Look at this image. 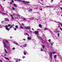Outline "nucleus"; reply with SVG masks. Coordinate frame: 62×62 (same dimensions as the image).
<instances>
[{
  "mask_svg": "<svg viewBox=\"0 0 62 62\" xmlns=\"http://www.w3.org/2000/svg\"><path fill=\"white\" fill-rule=\"evenodd\" d=\"M32 30H33V31H34V30L33 29H32Z\"/></svg>",
  "mask_w": 62,
  "mask_h": 62,
  "instance_id": "obj_59",
  "label": "nucleus"
},
{
  "mask_svg": "<svg viewBox=\"0 0 62 62\" xmlns=\"http://www.w3.org/2000/svg\"><path fill=\"white\" fill-rule=\"evenodd\" d=\"M5 59H6V60H9V59H8V58L6 57H5Z\"/></svg>",
  "mask_w": 62,
  "mask_h": 62,
  "instance_id": "obj_18",
  "label": "nucleus"
},
{
  "mask_svg": "<svg viewBox=\"0 0 62 62\" xmlns=\"http://www.w3.org/2000/svg\"><path fill=\"white\" fill-rule=\"evenodd\" d=\"M41 32H42H42H43V31H41Z\"/></svg>",
  "mask_w": 62,
  "mask_h": 62,
  "instance_id": "obj_58",
  "label": "nucleus"
},
{
  "mask_svg": "<svg viewBox=\"0 0 62 62\" xmlns=\"http://www.w3.org/2000/svg\"><path fill=\"white\" fill-rule=\"evenodd\" d=\"M42 42H43V43H44H44H46L45 42V41H43Z\"/></svg>",
  "mask_w": 62,
  "mask_h": 62,
  "instance_id": "obj_33",
  "label": "nucleus"
},
{
  "mask_svg": "<svg viewBox=\"0 0 62 62\" xmlns=\"http://www.w3.org/2000/svg\"><path fill=\"white\" fill-rule=\"evenodd\" d=\"M48 30V29H47V28H45V29H44V31H45V30Z\"/></svg>",
  "mask_w": 62,
  "mask_h": 62,
  "instance_id": "obj_23",
  "label": "nucleus"
},
{
  "mask_svg": "<svg viewBox=\"0 0 62 62\" xmlns=\"http://www.w3.org/2000/svg\"><path fill=\"white\" fill-rule=\"evenodd\" d=\"M5 20L6 21H9V20L8 18H6L5 19Z\"/></svg>",
  "mask_w": 62,
  "mask_h": 62,
  "instance_id": "obj_14",
  "label": "nucleus"
},
{
  "mask_svg": "<svg viewBox=\"0 0 62 62\" xmlns=\"http://www.w3.org/2000/svg\"><path fill=\"white\" fill-rule=\"evenodd\" d=\"M23 20H24V21H25L26 20V19L25 18H24Z\"/></svg>",
  "mask_w": 62,
  "mask_h": 62,
  "instance_id": "obj_39",
  "label": "nucleus"
},
{
  "mask_svg": "<svg viewBox=\"0 0 62 62\" xmlns=\"http://www.w3.org/2000/svg\"><path fill=\"white\" fill-rule=\"evenodd\" d=\"M13 15H14V16L15 17V18H16L18 19V17H19V16L17 15L16 14H14Z\"/></svg>",
  "mask_w": 62,
  "mask_h": 62,
  "instance_id": "obj_5",
  "label": "nucleus"
},
{
  "mask_svg": "<svg viewBox=\"0 0 62 62\" xmlns=\"http://www.w3.org/2000/svg\"><path fill=\"white\" fill-rule=\"evenodd\" d=\"M42 46L43 47V49L45 47V46H44V45H42Z\"/></svg>",
  "mask_w": 62,
  "mask_h": 62,
  "instance_id": "obj_25",
  "label": "nucleus"
},
{
  "mask_svg": "<svg viewBox=\"0 0 62 62\" xmlns=\"http://www.w3.org/2000/svg\"><path fill=\"white\" fill-rule=\"evenodd\" d=\"M18 61V60H16V62H17Z\"/></svg>",
  "mask_w": 62,
  "mask_h": 62,
  "instance_id": "obj_56",
  "label": "nucleus"
},
{
  "mask_svg": "<svg viewBox=\"0 0 62 62\" xmlns=\"http://www.w3.org/2000/svg\"><path fill=\"white\" fill-rule=\"evenodd\" d=\"M15 27L16 28H18V26L16 25L15 26Z\"/></svg>",
  "mask_w": 62,
  "mask_h": 62,
  "instance_id": "obj_21",
  "label": "nucleus"
},
{
  "mask_svg": "<svg viewBox=\"0 0 62 62\" xmlns=\"http://www.w3.org/2000/svg\"><path fill=\"white\" fill-rule=\"evenodd\" d=\"M15 47H13L12 49V50H15Z\"/></svg>",
  "mask_w": 62,
  "mask_h": 62,
  "instance_id": "obj_35",
  "label": "nucleus"
},
{
  "mask_svg": "<svg viewBox=\"0 0 62 62\" xmlns=\"http://www.w3.org/2000/svg\"><path fill=\"white\" fill-rule=\"evenodd\" d=\"M61 8V9L62 10V8Z\"/></svg>",
  "mask_w": 62,
  "mask_h": 62,
  "instance_id": "obj_60",
  "label": "nucleus"
},
{
  "mask_svg": "<svg viewBox=\"0 0 62 62\" xmlns=\"http://www.w3.org/2000/svg\"><path fill=\"white\" fill-rule=\"evenodd\" d=\"M60 30H61V31H62V28H60Z\"/></svg>",
  "mask_w": 62,
  "mask_h": 62,
  "instance_id": "obj_48",
  "label": "nucleus"
},
{
  "mask_svg": "<svg viewBox=\"0 0 62 62\" xmlns=\"http://www.w3.org/2000/svg\"><path fill=\"white\" fill-rule=\"evenodd\" d=\"M37 30V31H41V30H40V29H38Z\"/></svg>",
  "mask_w": 62,
  "mask_h": 62,
  "instance_id": "obj_34",
  "label": "nucleus"
},
{
  "mask_svg": "<svg viewBox=\"0 0 62 62\" xmlns=\"http://www.w3.org/2000/svg\"><path fill=\"white\" fill-rule=\"evenodd\" d=\"M25 58V56H23V58Z\"/></svg>",
  "mask_w": 62,
  "mask_h": 62,
  "instance_id": "obj_37",
  "label": "nucleus"
},
{
  "mask_svg": "<svg viewBox=\"0 0 62 62\" xmlns=\"http://www.w3.org/2000/svg\"><path fill=\"white\" fill-rule=\"evenodd\" d=\"M12 3H14V1H13V0H12Z\"/></svg>",
  "mask_w": 62,
  "mask_h": 62,
  "instance_id": "obj_53",
  "label": "nucleus"
},
{
  "mask_svg": "<svg viewBox=\"0 0 62 62\" xmlns=\"http://www.w3.org/2000/svg\"><path fill=\"white\" fill-rule=\"evenodd\" d=\"M35 34H36V35H39V32H38V31H35Z\"/></svg>",
  "mask_w": 62,
  "mask_h": 62,
  "instance_id": "obj_7",
  "label": "nucleus"
},
{
  "mask_svg": "<svg viewBox=\"0 0 62 62\" xmlns=\"http://www.w3.org/2000/svg\"><path fill=\"white\" fill-rule=\"evenodd\" d=\"M48 41H49V42H50L51 41V39H49L48 40Z\"/></svg>",
  "mask_w": 62,
  "mask_h": 62,
  "instance_id": "obj_43",
  "label": "nucleus"
},
{
  "mask_svg": "<svg viewBox=\"0 0 62 62\" xmlns=\"http://www.w3.org/2000/svg\"><path fill=\"white\" fill-rule=\"evenodd\" d=\"M15 0V1H17V0Z\"/></svg>",
  "mask_w": 62,
  "mask_h": 62,
  "instance_id": "obj_62",
  "label": "nucleus"
},
{
  "mask_svg": "<svg viewBox=\"0 0 62 62\" xmlns=\"http://www.w3.org/2000/svg\"><path fill=\"white\" fill-rule=\"evenodd\" d=\"M11 26V25L10 24H9L8 25V26H5V27L6 28V29L7 30H8V31H9L10 30V29L9 28H8V27H10Z\"/></svg>",
  "mask_w": 62,
  "mask_h": 62,
  "instance_id": "obj_2",
  "label": "nucleus"
},
{
  "mask_svg": "<svg viewBox=\"0 0 62 62\" xmlns=\"http://www.w3.org/2000/svg\"><path fill=\"white\" fill-rule=\"evenodd\" d=\"M24 29H30V26H24Z\"/></svg>",
  "mask_w": 62,
  "mask_h": 62,
  "instance_id": "obj_4",
  "label": "nucleus"
},
{
  "mask_svg": "<svg viewBox=\"0 0 62 62\" xmlns=\"http://www.w3.org/2000/svg\"><path fill=\"white\" fill-rule=\"evenodd\" d=\"M50 44H51V45L53 46V44H54V43L53 42H50Z\"/></svg>",
  "mask_w": 62,
  "mask_h": 62,
  "instance_id": "obj_13",
  "label": "nucleus"
},
{
  "mask_svg": "<svg viewBox=\"0 0 62 62\" xmlns=\"http://www.w3.org/2000/svg\"><path fill=\"white\" fill-rule=\"evenodd\" d=\"M3 41L4 47V48H5V47L6 48L7 47V44H6V42L5 41H6L7 43H9V42H8V41L7 40H3Z\"/></svg>",
  "mask_w": 62,
  "mask_h": 62,
  "instance_id": "obj_1",
  "label": "nucleus"
},
{
  "mask_svg": "<svg viewBox=\"0 0 62 62\" xmlns=\"http://www.w3.org/2000/svg\"><path fill=\"white\" fill-rule=\"evenodd\" d=\"M58 37H59V34H58Z\"/></svg>",
  "mask_w": 62,
  "mask_h": 62,
  "instance_id": "obj_50",
  "label": "nucleus"
},
{
  "mask_svg": "<svg viewBox=\"0 0 62 62\" xmlns=\"http://www.w3.org/2000/svg\"><path fill=\"white\" fill-rule=\"evenodd\" d=\"M37 37L39 39H41V37H40V36L39 35H38L37 36Z\"/></svg>",
  "mask_w": 62,
  "mask_h": 62,
  "instance_id": "obj_10",
  "label": "nucleus"
},
{
  "mask_svg": "<svg viewBox=\"0 0 62 62\" xmlns=\"http://www.w3.org/2000/svg\"><path fill=\"white\" fill-rule=\"evenodd\" d=\"M10 4H12V2H10Z\"/></svg>",
  "mask_w": 62,
  "mask_h": 62,
  "instance_id": "obj_57",
  "label": "nucleus"
},
{
  "mask_svg": "<svg viewBox=\"0 0 62 62\" xmlns=\"http://www.w3.org/2000/svg\"><path fill=\"white\" fill-rule=\"evenodd\" d=\"M13 26H14V24H13L11 26L9 29H10V28H12Z\"/></svg>",
  "mask_w": 62,
  "mask_h": 62,
  "instance_id": "obj_15",
  "label": "nucleus"
},
{
  "mask_svg": "<svg viewBox=\"0 0 62 62\" xmlns=\"http://www.w3.org/2000/svg\"><path fill=\"white\" fill-rule=\"evenodd\" d=\"M12 9L13 10H14V9H15V8L13 7H12Z\"/></svg>",
  "mask_w": 62,
  "mask_h": 62,
  "instance_id": "obj_32",
  "label": "nucleus"
},
{
  "mask_svg": "<svg viewBox=\"0 0 62 62\" xmlns=\"http://www.w3.org/2000/svg\"><path fill=\"white\" fill-rule=\"evenodd\" d=\"M11 17H12V18L13 19V20L14 19V17H13V16H12V15H11Z\"/></svg>",
  "mask_w": 62,
  "mask_h": 62,
  "instance_id": "obj_29",
  "label": "nucleus"
},
{
  "mask_svg": "<svg viewBox=\"0 0 62 62\" xmlns=\"http://www.w3.org/2000/svg\"><path fill=\"white\" fill-rule=\"evenodd\" d=\"M14 29L16 31L17 30V29H16V28H15Z\"/></svg>",
  "mask_w": 62,
  "mask_h": 62,
  "instance_id": "obj_44",
  "label": "nucleus"
},
{
  "mask_svg": "<svg viewBox=\"0 0 62 62\" xmlns=\"http://www.w3.org/2000/svg\"><path fill=\"white\" fill-rule=\"evenodd\" d=\"M10 38H11V37H10Z\"/></svg>",
  "mask_w": 62,
  "mask_h": 62,
  "instance_id": "obj_63",
  "label": "nucleus"
},
{
  "mask_svg": "<svg viewBox=\"0 0 62 62\" xmlns=\"http://www.w3.org/2000/svg\"><path fill=\"white\" fill-rule=\"evenodd\" d=\"M6 48H7V49H8V50H9L10 49V47L8 46H7V47H6Z\"/></svg>",
  "mask_w": 62,
  "mask_h": 62,
  "instance_id": "obj_11",
  "label": "nucleus"
},
{
  "mask_svg": "<svg viewBox=\"0 0 62 62\" xmlns=\"http://www.w3.org/2000/svg\"><path fill=\"white\" fill-rule=\"evenodd\" d=\"M28 39H29V40H30V39H31V38L29 37H28L27 38Z\"/></svg>",
  "mask_w": 62,
  "mask_h": 62,
  "instance_id": "obj_17",
  "label": "nucleus"
},
{
  "mask_svg": "<svg viewBox=\"0 0 62 62\" xmlns=\"http://www.w3.org/2000/svg\"><path fill=\"white\" fill-rule=\"evenodd\" d=\"M14 44H16V45H19L17 43L15 42H14Z\"/></svg>",
  "mask_w": 62,
  "mask_h": 62,
  "instance_id": "obj_9",
  "label": "nucleus"
},
{
  "mask_svg": "<svg viewBox=\"0 0 62 62\" xmlns=\"http://www.w3.org/2000/svg\"><path fill=\"white\" fill-rule=\"evenodd\" d=\"M25 34L26 35H27L28 36H29V35L27 33H25Z\"/></svg>",
  "mask_w": 62,
  "mask_h": 62,
  "instance_id": "obj_36",
  "label": "nucleus"
},
{
  "mask_svg": "<svg viewBox=\"0 0 62 62\" xmlns=\"http://www.w3.org/2000/svg\"><path fill=\"white\" fill-rule=\"evenodd\" d=\"M27 46V44H24V47H26V46Z\"/></svg>",
  "mask_w": 62,
  "mask_h": 62,
  "instance_id": "obj_16",
  "label": "nucleus"
},
{
  "mask_svg": "<svg viewBox=\"0 0 62 62\" xmlns=\"http://www.w3.org/2000/svg\"><path fill=\"white\" fill-rule=\"evenodd\" d=\"M32 10H32V9H29V10L28 11L29 12H31V11H32Z\"/></svg>",
  "mask_w": 62,
  "mask_h": 62,
  "instance_id": "obj_12",
  "label": "nucleus"
},
{
  "mask_svg": "<svg viewBox=\"0 0 62 62\" xmlns=\"http://www.w3.org/2000/svg\"><path fill=\"white\" fill-rule=\"evenodd\" d=\"M36 7H38V8H39V5H36Z\"/></svg>",
  "mask_w": 62,
  "mask_h": 62,
  "instance_id": "obj_30",
  "label": "nucleus"
},
{
  "mask_svg": "<svg viewBox=\"0 0 62 62\" xmlns=\"http://www.w3.org/2000/svg\"><path fill=\"white\" fill-rule=\"evenodd\" d=\"M35 9H38V8H35Z\"/></svg>",
  "mask_w": 62,
  "mask_h": 62,
  "instance_id": "obj_41",
  "label": "nucleus"
},
{
  "mask_svg": "<svg viewBox=\"0 0 62 62\" xmlns=\"http://www.w3.org/2000/svg\"><path fill=\"white\" fill-rule=\"evenodd\" d=\"M5 48H4V50L5 52L6 53V54H8V52H7V50H6V49H5Z\"/></svg>",
  "mask_w": 62,
  "mask_h": 62,
  "instance_id": "obj_19",
  "label": "nucleus"
},
{
  "mask_svg": "<svg viewBox=\"0 0 62 62\" xmlns=\"http://www.w3.org/2000/svg\"><path fill=\"white\" fill-rule=\"evenodd\" d=\"M14 7H15V8H17V6L15 4H14Z\"/></svg>",
  "mask_w": 62,
  "mask_h": 62,
  "instance_id": "obj_20",
  "label": "nucleus"
},
{
  "mask_svg": "<svg viewBox=\"0 0 62 62\" xmlns=\"http://www.w3.org/2000/svg\"><path fill=\"white\" fill-rule=\"evenodd\" d=\"M52 54H55V52H50Z\"/></svg>",
  "mask_w": 62,
  "mask_h": 62,
  "instance_id": "obj_22",
  "label": "nucleus"
},
{
  "mask_svg": "<svg viewBox=\"0 0 62 62\" xmlns=\"http://www.w3.org/2000/svg\"><path fill=\"white\" fill-rule=\"evenodd\" d=\"M54 39H57V38L56 37H54Z\"/></svg>",
  "mask_w": 62,
  "mask_h": 62,
  "instance_id": "obj_24",
  "label": "nucleus"
},
{
  "mask_svg": "<svg viewBox=\"0 0 62 62\" xmlns=\"http://www.w3.org/2000/svg\"><path fill=\"white\" fill-rule=\"evenodd\" d=\"M18 61H21V60L20 59H19L18 60Z\"/></svg>",
  "mask_w": 62,
  "mask_h": 62,
  "instance_id": "obj_42",
  "label": "nucleus"
},
{
  "mask_svg": "<svg viewBox=\"0 0 62 62\" xmlns=\"http://www.w3.org/2000/svg\"><path fill=\"white\" fill-rule=\"evenodd\" d=\"M17 1H18L19 2H22L23 3H29V2L28 1H25L23 0H17Z\"/></svg>",
  "mask_w": 62,
  "mask_h": 62,
  "instance_id": "obj_3",
  "label": "nucleus"
},
{
  "mask_svg": "<svg viewBox=\"0 0 62 62\" xmlns=\"http://www.w3.org/2000/svg\"><path fill=\"white\" fill-rule=\"evenodd\" d=\"M23 53L24 54V55H26V53H25V52H24Z\"/></svg>",
  "mask_w": 62,
  "mask_h": 62,
  "instance_id": "obj_38",
  "label": "nucleus"
},
{
  "mask_svg": "<svg viewBox=\"0 0 62 62\" xmlns=\"http://www.w3.org/2000/svg\"><path fill=\"white\" fill-rule=\"evenodd\" d=\"M40 10H41V11H42V9H40Z\"/></svg>",
  "mask_w": 62,
  "mask_h": 62,
  "instance_id": "obj_54",
  "label": "nucleus"
},
{
  "mask_svg": "<svg viewBox=\"0 0 62 62\" xmlns=\"http://www.w3.org/2000/svg\"><path fill=\"white\" fill-rule=\"evenodd\" d=\"M3 1H6V0H3Z\"/></svg>",
  "mask_w": 62,
  "mask_h": 62,
  "instance_id": "obj_61",
  "label": "nucleus"
},
{
  "mask_svg": "<svg viewBox=\"0 0 62 62\" xmlns=\"http://www.w3.org/2000/svg\"><path fill=\"white\" fill-rule=\"evenodd\" d=\"M54 22H57V23H57L58 24V22H56V21H54Z\"/></svg>",
  "mask_w": 62,
  "mask_h": 62,
  "instance_id": "obj_55",
  "label": "nucleus"
},
{
  "mask_svg": "<svg viewBox=\"0 0 62 62\" xmlns=\"http://www.w3.org/2000/svg\"><path fill=\"white\" fill-rule=\"evenodd\" d=\"M23 40H26L25 39H23Z\"/></svg>",
  "mask_w": 62,
  "mask_h": 62,
  "instance_id": "obj_51",
  "label": "nucleus"
},
{
  "mask_svg": "<svg viewBox=\"0 0 62 62\" xmlns=\"http://www.w3.org/2000/svg\"><path fill=\"white\" fill-rule=\"evenodd\" d=\"M0 62H2V61L1 60V59H0Z\"/></svg>",
  "mask_w": 62,
  "mask_h": 62,
  "instance_id": "obj_49",
  "label": "nucleus"
},
{
  "mask_svg": "<svg viewBox=\"0 0 62 62\" xmlns=\"http://www.w3.org/2000/svg\"><path fill=\"white\" fill-rule=\"evenodd\" d=\"M4 56H6V54L4 53Z\"/></svg>",
  "mask_w": 62,
  "mask_h": 62,
  "instance_id": "obj_46",
  "label": "nucleus"
},
{
  "mask_svg": "<svg viewBox=\"0 0 62 62\" xmlns=\"http://www.w3.org/2000/svg\"><path fill=\"white\" fill-rule=\"evenodd\" d=\"M22 26H23L24 25V24L23 23H22Z\"/></svg>",
  "mask_w": 62,
  "mask_h": 62,
  "instance_id": "obj_40",
  "label": "nucleus"
},
{
  "mask_svg": "<svg viewBox=\"0 0 62 62\" xmlns=\"http://www.w3.org/2000/svg\"><path fill=\"white\" fill-rule=\"evenodd\" d=\"M4 21H2L1 22V23H4Z\"/></svg>",
  "mask_w": 62,
  "mask_h": 62,
  "instance_id": "obj_52",
  "label": "nucleus"
},
{
  "mask_svg": "<svg viewBox=\"0 0 62 62\" xmlns=\"http://www.w3.org/2000/svg\"><path fill=\"white\" fill-rule=\"evenodd\" d=\"M45 36V35H43V36H42V37H44Z\"/></svg>",
  "mask_w": 62,
  "mask_h": 62,
  "instance_id": "obj_45",
  "label": "nucleus"
},
{
  "mask_svg": "<svg viewBox=\"0 0 62 62\" xmlns=\"http://www.w3.org/2000/svg\"><path fill=\"white\" fill-rule=\"evenodd\" d=\"M54 57L55 58H56V55H54Z\"/></svg>",
  "mask_w": 62,
  "mask_h": 62,
  "instance_id": "obj_28",
  "label": "nucleus"
},
{
  "mask_svg": "<svg viewBox=\"0 0 62 62\" xmlns=\"http://www.w3.org/2000/svg\"><path fill=\"white\" fill-rule=\"evenodd\" d=\"M45 8L46 7V8H49H49H51V7L50 6H46L45 7Z\"/></svg>",
  "mask_w": 62,
  "mask_h": 62,
  "instance_id": "obj_27",
  "label": "nucleus"
},
{
  "mask_svg": "<svg viewBox=\"0 0 62 62\" xmlns=\"http://www.w3.org/2000/svg\"><path fill=\"white\" fill-rule=\"evenodd\" d=\"M50 57V58H52V57L53 56V55H52V54H51L50 52L49 53Z\"/></svg>",
  "mask_w": 62,
  "mask_h": 62,
  "instance_id": "obj_6",
  "label": "nucleus"
},
{
  "mask_svg": "<svg viewBox=\"0 0 62 62\" xmlns=\"http://www.w3.org/2000/svg\"><path fill=\"white\" fill-rule=\"evenodd\" d=\"M41 51H43V49H42V48H41Z\"/></svg>",
  "mask_w": 62,
  "mask_h": 62,
  "instance_id": "obj_47",
  "label": "nucleus"
},
{
  "mask_svg": "<svg viewBox=\"0 0 62 62\" xmlns=\"http://www.w3.org/2000/svg\"><path fill=\"white\" fill-rule=\"evenodd\" d=\"M39 26L40 27H41V24H39Z\"/></svg>",
  "mask_w": 62,
  "mask_h": 62,
  "instance_id": "obj_26",
  "label": "nucleus"
},
{
  "mask_svg": "<svg viewBox=\"0 0 62 62\" xmlns=\"http://www.w3.org/2000/svg\"><path fill=\"white\" fill-rule=\"evenodd\" d=\"M0 14H2L3 15H5L6 14V13H5L3 12H2L1 11H0Z\"/></svg>",
  "mask_w": 62,
  "mask_h": 62,
  "instance_id": "obj_8",
  "label": "nucleus"
},
{
  "mask_svg": "<svg viewBox=\"0 0 62 62\" xmlns=\"http://www.w3.org/2000/svg\"><path fill=\"white\" fill-rule=\"evenodd\" d=\"M20 28H22V29H23V28L21 26H20Z\"/></svg>",
  "mask_w": 62,
  "mask_h": 62,
  "instance_id": "obj_31",
  "label": "nucleus"
},
{
  "mask_svg": "<svg viewBox=\"0 0 62 62\" xmlns=\"http://www.w3.org/2000/svg\"><path fill=\"white\" fill-rule=\"evenodd\" d=\"M54 0H51V1H53Z\"/></svg>",
  "mask_w": 62,
  "mask_h": 62,
  "instance_id": "obj_64",
  "label": "nucleus"
}]
</instances>
